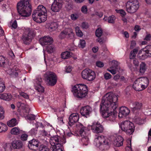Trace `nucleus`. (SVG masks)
<instances>
[{"label": "nucleus", "mask_w": 151, "mask_h": 151, "mask_svg": "<svg viewBox=\"0 0 151 151\" xmlns=\"http://www.w3.org/2000/svg\"><path fill=\"white\" fill-rule=\"evenodd\" d=\"M118 95L109 92L103 97L100 105V111L103 117L110 122L116 121L117 112Z\"/></svg>", "instance_id": "nucleus-1"}, {"label": "nucleus", "mask_w": 151, "mask_h": 151, "mask_svg": "<svg viewBox=\"0 0 151 151\" xmlns=\"http://www.w3.org/2000/svg\"><path fill=\"white\" fill-rule=\"evenodd\" d=\"M47 10L42 5H39L32 14L33 19L36 22L41 23L44 22L47 19Z\"/></svg>", "instance_id": "nucleus-2"}, {"label": "nucleus", "mask_w": 151, "mask_h": 151, "mask_svg": "<svg viewBox=\"0 0 151 151\" xmlns=\"http://www.w3.org/2000/svg\"><path fill=\"white\" fill-rule=\"evenodd\" d=\"M50 142L51 145L50 151H63L62 146L66 142V141L64 137L63 136V138L61 139V137L56 135L50 137Z\"/></svg>", "instance_id": "nucleus-3"}, {"label": "nucleus", "mask_w": 151, "mask_h": 151, "mask_svg": "<svg viewBox=\"0 0 151 151\" xmlns=\"http://www.w3.org/2000/svg\"><path fill=\"white\" fill-rule=\"evenodd\" d=\"M30 0H21L17 4V9L19 14L22 16L27 17L31 14Z\"/></svg>", "instance_id": "nucleus-4"}, {"label": "nucleus", "mask_w": 151, "mask_h": 151, "mask_svg": "<svg viewBox=\"0 0 151 151\" xmlns=\"http://www.w3.org/2000/svg\"><path fill=\"white\" fill-rule=\"evenodd\" d=\"M71 91L75 97L82 98L85 97L87 94V87L84 84H77L72 87Z\"/></svg>", "instance_id": "nucleus-5"}, {"label": "nucleus", "mask_w": 151, "mask_h": 151, "mask_svg": "<svg viewBox=\"0 0 151 151\" xmlns=\"http://www.w3.org/2000/svg\"><path fill=\"white\" fill-rule=\"evenodd\" d=\"M149 84L148 79L146 77H141L137 78L134 82L133 88L136 91H141L146 89Z\"/></svg>", "instance_id": "nucleus-6"}, {"label": "nucleus", "mask_w": 151, "mask_h": 151, "mask_svg": "<svg viewBox=\"0 0 151 151\" xmlns=\"http://www.w3.org/2000/svg\"><path fill=\"white\" fill-rule=\"evenodd\" d=\"M94 144L101 150H106L109 148L108 139L103 135L99 136L96 138Z\"/></svg>", "instance_id": "nucleus-7"}, {"label": "nucleus", "mask_w": 151, "mask_h": 151, "mask_svg": "<svg viewBox=\"0 0 151 151\" xmlns=\"http://www.w3.org/2000/svg\"><path fill=\"white\" fill-rule=\"evenodd\" d=\"M119 124L122 130L127 134H131L134 131L135 126L134 124L129 121H123Z\"/></svg>", "instance_id": "nucleus-8"}, {"label": "nucleus", "mask_w": 151, "mask_h": 151, "mask_svg": "<svg viewBox=\"0 0 151 151\" xmlns=\"http://www.w3.org/2000/svg\"><path fill=\"white\" fill-rule=\"evenodd\" d=\"M126 11L130 13L135 12L139 7V2L137 0H130L125 4Z\"/></svg>", "instance_id": "nucleus-9"}, {"label": "nucleus", "mask_w": 151, "mask_h": 151, "mask_svg": "<svg viewBox=\"0 0 151 151\" xmlns=\"http://www.w3.org/2000/svg\"><path fill=\"white\" fill-rule=\"evenodd\" d=\"M82 78L88 81H92L96 78V74L94 71L89 69H85L81 73Z\"/></svg>", "instance_id": "nucleus-10"}, {"label": "nucleus", "mask_w": 151, "mask_h": 151, "mask_svg": "<svg viewBox=\"0 0 151 151\" xmlns=\"http://www.w3.org/2000/svg\"><path fill=\"white\" fill-rule=\"evenodd\" d=\"M45 81L50 86H54L56 83L57 78L55 74L52 72H47L45 75Z\"/></svg>", "instance_id": "nucleus-11"}, {"label": "nucleus", "mask_w": 151, "mask_h": 151, "mask_svg": "<svg viewBox=\"0 0 151 151\" xmlns=\"http://www.w3.org/2000/svg\"><path fill=\"white\" fill-rule=\"evenodd\" d=\"M112 66L107 70L112 74L114 75L117 73L119 74L121 73L123 70L121 69L119 66V63L116 60H113L111 62Z\"/></svg>", "instance_id": "nucleus-12"}, {"label": "nucleus", "mask_w": 151, "mask_h": 151, "mask_svg": "<svg viewBox=\"0 0 151 151\" xmlns=\"http://www.w3.org/2000/svg\"><path fill=\"white\" fill-rule=\"evenodd\" d=\"M88 127L91 128L92 132L95 133H102L104 130L102 125L98 122H93L91 125H88Z\"/></svg>", "instance_id": "nucleus-13"}, {"label": "nucleus", "mask_w": 151, "mask_h": 151, "mask_svg": "<svg viewBox=\"0 0 151 151\" xmlns=\"http://www.w3.org/2000/svg\"><path fill=\"white\" fill-rule=\"evenodd\" d=\"M25 31L23 35V40L26 44H28L31 41L33 37V31L29 28L25 29Z\"/></svg>", "instance_id": "nucleus-14"}, {"label": "nucleus", "mask_w": 151, "mask_h": 151, "mask_svg": "<svg viewBox=\"0 0 151 151\" xmlns=\"http://www.w3.org/2000/svg\"><path fill=\"white\" fill-rule=\"evenodd\" d=\"M53 40L51 37L47 36H45L41 38L39 40V42L40 44L43 47H45V46L47 45L50 44H52L53 42ZM44 47L43 52L44 53V60L45 61V55Z\"/></svg>", "instance_id": "nucleus-15"}, {"label": "nucleus", "mask_w": 151, "mask_h": 151, "mask_svg": "<svg viewBox=\"0 0 151 151\" xmlns=\"http://www.w3.org/2000/svg\"><path fill=\"white\" fill-rule=\"evenodd\" d=\"M63 4L62 0H55L52 5V10L55 12H59L62 7Z\"/></svg>", "instance_id": "nucleus-16"}, {"label": "nucleus", "mask_w": 151, "mask_h": 151, "mask_svg": "<svg viewBox=\"0 0 151 151\" xmlns=\"http://www.w3.org/2000/svg\"><path fill=\"white\" fill-rule=\"evenodd\" d=\"M77 127L80 129L79 134L82 137L88 136L90 128H86L81 124L78 123L76 124Z\"/></svg>", "instance_id": "nucleus-17"}, {"label": "nucleus", "mask_w": 151, "mask_h": 151, "mask_svg": "<svg viewBox=\"0 0 151 151\" xmlns=\"http://www.w3.org/2000/svg\"><path fill=\"white\" fill-rule=\"evenodd\" d=\"M17 106L18 108V111L22 110L24 113H27L29 109L28 106L24 101H19L17 103Z\"/></svg>", "instance_id": "nucleus-18"}, {"label": "nucleus", "mask_w": 151, "mask_h": 151, "mask_svg": "<svg viewBox=\"0 0 151 151\" xmlns=\"http://www.w3.org/2000/svg\"><path fill=\"white\" fill-rule=\"evenodd\" d=\"M42 80L41 77L37 78L35 81L34 84L35 89L39 92H43L44 91V88L41 83Z\"/></svg>", "instance_id": "nucleus-19"}, {"label": "nucleus", "mask_w": 151, "mask_h": 151, "mask_svg": "<svg viewBox=\"0 0 151 151\" xmlns=\"http://www.w3.org/2000/svg\"><path fill=\"white\" fill-rule=\"evenodd\" d=\"M130 112V110L127 107L122 106L119 109L118 116L119 118L125 117L129 114Z\"/></svg>", "instance_id": "nucleus-20"}, {"label": "nucleus", "mask_w": 151, "mask_h": 151, "mask_svg": "<svg viewBox=\"0 0 151 151\" xmlns=\"http://www.w3.org/2000/svg\"><path fill=\"white\" fill-rule=\"evenodd\" d=\"M124 139L121 136H117L114 137L112 142L113 145L116 147H119L122 145Z\"/></svg>", "instance_id": "nucleus-21"}, {"label": "nucleus", "mask_w": 151, "mask_h": 151, "mask_svg": "<svg viewBox=\"0 0 151 151\" xmlns=\"http://www.w3.org/2000/svg\"><path fill=\"white\" fill-rule=\"evenodd\" d=\"M4 70L7 74L15 77L18 76L20 72L19 70L16 66L14 67L13 69L9 68Z\"/></svg>", "instance_id": "nucleus-22"}, {"label": "nucleus", "mask_w": 151, "mask_h": 151, "mask_svg": "<svg viewBox=\"0 0 151 151\" xmlns=\"http://www.w3.org/2000/svg\"><path fill=\"white\" fill-rule=\"evenodd\" d=\"M79 119V116L78 113H74L71 114L69 118V125L70 126H73L78 121Z\"/></svg>", "instance_id": "nucleus-23"}, {"label": "nucleus", "mask_w": 151, "mask_h": 151, "mask_svg": "<svg viewBox=\"0 0 151 151\" xmlns=\"http://www.w3.org/2000/svg\"><path fill=\"white\" fill-rule=\"evenodd\" d=\"M39 143V142L38 140L33 139L29 142L28 146L30 149L35 150L38 149Z\"/></svg>", "instance_id": "nucleus-24"}, {"label": "nucleus", "mask_w": 151, "mask_h": 151, "mask_svg": "<svg viewBox=\"0 0 151 151\" xmlns=\"http://www.w3.org/2000/svg\"><path fill=\"white\" fill-rule=\"evenodd\" d=\"M91 108L89 106H87L82 107L80 110L81 114L83 116L87 117L91 112Z\"/></svg>", "instance_id": "nucleus-25"}, {"label": "nucleus", "mask_w": 151, "mask_h": 151, "mask_svg": "<svg viewBox=\"0 0 151 151\" xmlns=\"http://www.w3.org/2000/svg\"><path fill=\"white\" fill-rule=\"evenodd\" d=\"M12 96L9 93H0V99L6 101H10L12 99Z\"/></svg>", "instance_id": "nucleus-26"}, {"label": "nucleus", "mask_w": 151, "mask_h": 151, "mask_svg": "<svg viewBox=\"0 0 151 151\" xmlns=\"http://www.w3.org/2000/svg\"><path fill=\"white\" fill-rule=\"evenodd\" d=\"M11 145L14 149H19L22 147L23 144L20 140H15L12 142Z\"/></svg>", "instance_id": "nucleus-27"}, {"label": "nucleus", "mask_w": 151, "mask_h": 151, "mask_svg": "<svg viewBox=\"0 0 151 151\" xmlns=\"http://www.w3.org/2000/svg\"><path fill=\"white\" fill-rule=\"evenodd\" d=\"M58 27L57 24L55 22H52L48 23L46 26V27L50 32L54 31L57 29Z\"/></svg>", "instance_id": "nucleus-28"}, {"label": "nucleus", "mask_w": 151, "mask_h": 151, "mask_svg": "<svg viewBox=\"0 0 151 151\" xmlns=\"http://www.w3.org/2000/svg\"><path fill=\"white\" fill-rule=\"evenodd\" d=\"M144 50L143 49H142L140 50L138 55V58L141 60H144L148 57L147 55V54L145 53V52Z\"/></svg>", "instance_id": "nucleus-29"}, {"label": "nucleus", "mask_w": 151, "mask_h": 151, "mask_svg": "<svg viewBox=\"0 0 151 151\" xmlns=\"http://www.w3.org/2000/svg\"><path fill=\"white\" fill-rule=\"evenodd\" d=\"M18 123V122L15 118L12 119L7 122V125L10 127H12L16 126Z\"/></svg>", "instance_id": "nucleus-30"}, {"label": "nucleus", "mask_w": 151, "mask_h": 151, "mask_svg": "<svg viewBox=\"0 0 151 151\" xmlns=\"http://www.w3.org/2000/svg\"><path fill=\"white\" fill-rule=\"evenodd\" d=\"M64 32L67 36L69 37H73L74 35V33L73 29L71 28H66L64 30Z\"/></svg>", "instance_id": "nucleus-31"}, {"label": "nucleus", "mask_w": 151, "mask_h": 151, "mask_svg": "<svg viewBox=\"0 0 151 151\" xmlns=\"http://www.w3.org/2000/svg\"><path fill=\"white\" fill-rule=\"evenodd\" d=\"M71 55V53L69 51H65L62 52L61 54V57L63 59H66L69 58Z\"/></svg>", "instance_id": "nucleus-32"}, {"label": "nucleus", "mask_w": 151, "mask_h": 151, "mask_svg": "<svg viewBox=\"0 0 151 151\" xmlns=\"http://www.w3.org/2000/svg\"><path fill=\"white\" fill-rule=\"evenodd\" d=\"M143 49H144L145 53L147 54V55L151 57V45H148Z\"/></svg>", "instance_id": "nucleus-33"}, {"label": "nucleus", "mask_w": 151, "mask_h": 151, "mask_svg": "<svg viewBox=\"0 0 151 151\" xmlns=\"http://www.w3.org/2000/svg\"><path fill=\"white\" fill-rule=\"evenodd\" d=\"M147 68L146 64L144 62H142L140 64L139 72L141 73L145 72Z\"/></svg>", "instance_id": "nucleus-34"}, {"label": "nucleus", "mask_w": 151, "mask_h": 151, "mask_svg": "<svg viewBox=\"0 0 151 151\" xmlns=\"http://www.w3.org/2000/svg\"><path fill=\"white\" fill-rule=\"evenodd\" d=\"M11 145L9 143H6L4 144L3 147L5 151H12V147Z\"/></svg>", "instance_id": "nucleus-35"}, {"label": "nucleus", "mask_w": 151, "mask_h": 151, "mask_svg": "<svg viewBox=\"0 0 151 151\" xmlns=\"http://www.w3.org/2000/svg\"><path fill=\"white\" fill-rule=\"evenodd\" d=\"M45 49L48 52L51 53L54 51L55 47L51 44L46 46Z\"/></svg>", "instance_id": "nucleus-36"}, {"label": "nucleus", "mask_w": 151, "mask_h": 151, "mask_svg": "<svg viewBox=\"0 0 151 151\" xmlns=\"http://www.w3.org/2000/svg\"><path fill=\"white\" fill-rule=\"evenodd\" d=\"M132 105L134 108L136 109H139L141 108L142 104L138 102H134L132 103Z\"/></svg>", "instance_id": "nucleus-37"}, {"label": "nucleus", "mask_w": 151, "mask_h": 151, "mask_svg": "<svg viewBox=\"0 0 151 151\" xmlns=\"http://www.w3.org/2000/svg\"><path fill=\"white\" fill-rule=\"evenodd\" d=\"M20 130L18 127H14L11 130V134L14 135H18L20 133Z\"/></svg>", "instance_id": "nucleus-38"}, {"label": "nucleus", "mask_w": 151, "mask_h": 151, "mask_svg": "<svg viewBox=\"0 0 151 151\" xmlns=\"http://www.w3.org/2000/svg\"><path fill=\"white\" fill-rule=\"evenodd\" d=\"M126 150V151H132L131 142V140L130 138L127 139V141Z\"/></svg>", "instance_id": "nucleus-39"}, {"label": "nucleus", "mask_w": 151, "mask_h": 151, "mask_svg": "<svg viewBox=\"0 0 151 151\" xmlns=\"http://www.w3.org/2000/svg\"><path fill=\"white\" fill-rule=\"evenodd\" d=\"M7 129V127L6 124L0 122V133L5 132Z\"/></svg>", "instance_id": "nucleus-40"}, {"label": "nucleus", "mask_w": 151, "mask_h": 151, "mask_svg": "<svg viewBox=\"0 0 151 151\" xmlns=\"http://www.w3.org/2000/svg\"><path fill=\"white\" fill-rule=\"evenodd\" d=\"M5 87L4 81L2 79L0 78V93L4 91Z\"/></svg>", "instance_id": "nucleus-41"}, {"label": "nucleus", "mask_w": 151, "mask_h": 151, "mask_svg": "<svg viewBox=\"0 0 151 151\" xmlns=\"http://www.w3.org/2000/svg\"><path fill=\"white\" fill-rule=\"evenodd\" d=\"M75 31L76 35L78 37H81L83 35L82 32L80 30L79 27L78 26H76L75 27Z\"/></svg>", "instance_id": "nucleus-42"}, {"label": "nucleus", "mask_w": 151, "mask_h": 151, "mask_svg": "<svg viewBox=\"0 0 151 151\" xmlns=\"http://www.w3.org/2000/svg\"><path fill=\"white\" fill-rule=\"evenodd\" d=\"M86 45V42L83 39L80 40L78 44V47H79L83 48L85 47Z\"/></svg>", "instance_id": "nucleus-43"}, {"label": "nucleus", "mask_w": 151, "mask_h": 151, "mask_svg": "<svg viewBox=\"0 0 151 151\" xmlns=\"http://www.w3.org/2000/svg\"><path fill=\"white\" fill-rule=\"evenodd\" d=\"M81 141L83 145H88L89 142L88 136L82 137Z\"/></svg>", "instance_id": "nucleus-44"}, {"label": "nucleus", "mask_w": 151, "mask_h": 151, "mask_svg": "<svg viewBox=\"0 0 151 151\" xmlns=\"http://www.w3.org/2000/svg\"><path fill=\"white\" fill-rule=\"evenodd\" d=\"M103 33L102 29L101 27L97 28L96 31V37H99L101 36Z\"/></svg>", "instance_id": "nucleus-45"}, {"label": "nucleus", "mask_w": 151, "mask_h": 151, "mask_svg": "<svg viewBox=\"0 0 151 151\" xmlns=\"http://www.w3.org/2000/svg\"><path fill=\"white\" fill-rule=\"evenodd\" d=\"M65 108V107H64L63 108H61L58 110V112L57 114L58 116H59L61 117H63L64 114V110Z\"/></svg>", "instance_id": "nucleus-46"}, {"label": "nucleus", "mask_w": 151, "mask_h": 151, "mask_svg": "<svg viewBox=\"0 0 151 151\" xmlns=\"http://www.w3.org/2000/svg\"><path fill=\"white\" fill-rule=\"evenodd\" d=\"M138 52V50L136 49H134L131 52L130 55V58L133 59L136 56Z\"/></svg>", "instance_id": "nucleus-47"}, {"label": "nucleus", "mask_w": 151, "mask_h": 151, "mask_svg": "<svg viewBox=\"0 0 151 151\" xmlns=\"http://www.w3.org/2000/svg\"><path fill=\"white\" fill-rule=\"evenodd\" d=\"M39 151H49V148L46 145H42L39 148Z\"/></svg>", "instance_id": "nucleus-48"}, {"label": "nucleus", "mask_w": 151, "mask_h": 151, "mask_svg": "<svg viewBox=\"0 0 151 151\" xmlns=\"http://www.w3.org/2000/svg\"><path fill=\"white\" fill-rule=\"evenodd\" d=\"M5 58L2 56H0V67H4L6 63Z\"/></svg>", "instance_id": "nucleus-49"}, {"label": "nucleus", "mask_w": 151, "mask_h": 151, "mask_svg": "<svg viewBox=\"0 0 151 151\" xmlns=\"http://www.w3.org/2000/svg\"><path fill=\"white\" fill-rule=\"evenodd\" d=\"M135 122L136 123L139 124H143L145 122V121L144 119L139 117L136 119Z\"/></svg>", "instance_id": "nucleus-50"}, {"label": "nucleus", "mask_w": 151, "mask_h": 151, "mask_svg": "<svg viewBox=\"0 0 151 151\" xmlns=\"http://www.w3.org/2000/svg\"><path fill=\"white\" fill-rule=\"evenodd\" d=\"M115 11L117 13L120 14L122 17L124 16L126 14L125 11L122 9L119 10L116 9Z\"/></svg>", "instance_id": "nucleus-51"}, {"label": "nucleus", "mask_w": 151, "mask_h": 151, "mask_svg": "<svg viewBox=\"0 0 151 151\" xmlns=\"http://www.w3.org/2000/svg\"><path fill=\"white\" fill-rule=\"evenodd\" d=\"M4 111L3 107L0 106V119H2L4 117Z\"/></svg>", "instance_id": "nucleus-52"}, {"label": "nucleus", "mask_w": 151, "mask_h": 151, "mask_svg": "<svg viewBox=\"0 0 151 151\" xmlns=\"http://www.w3.org/2000/svg\"><path fill=\"white\" fill-rule=\"evenodd\" d=\"M115 19V17L114 16H111L108 18V22L109 23H113L114 22Z\"/></svg>", "instance_id": "nucleus-53"}, {"label": "nucleus", "mask_w": 151, "mask_h": 151, "mask_svg": "<svg viewBox=\"0 0 151 151\" xmlns=\"http://www.w3.org/2000/svg\"><path fill=\"white\" fill-rule=\"evenodd\" d=\"M81 12L84 14H86L88 13L87 7L86 5L83 6L81 9Z\"/></svg>", "instance_id": "nucleus-54"}, {"label": "nucleus", "mask_w": 151, "mask_h": 151, "mask_svg": "<svg viewBox=\"0 0 151 151\" xmlns=\"http://www.w3.org/2000/svg\"><path fill=\"white\" fill-rule=\"evenodd\" d=\"M19 93L20 96L26 99H28L29 95L27 93L19 91Z\"/></svg>", "instance_id": "nucleus-55"}, {"label": "nucleus", "mask_w": 151, "mask_h": 151, "mask_svg": "<svg viewBox=\"0 0 151 151\" xmlns=\"http://www.w3.org/2000/svg\"><path fill=\"white\" fill-rule=\"evenodd\" d=\"M79 17V15L77 13L72 14L70 15L71 19L73 20H76Z\"/></svg>", "instance_id": "nucleus-56"}, {"label": "nucleus", "mask_w": 151, "mask_h": 151, "mask_svg": "<svg viewBox=\"0 0 151 151\" xmlns=\"http://www.w3.org/2000/svg\"><path fill=\"white\" fill-rule=\"evenodd\" d=\"M26 118L29 120H32L35 119V116L32 114H29L26 116Z\"/></svg>", "instance_id": "nucleus-57"}, {"label": "nucleus", "mask_w": 151, "mask_h": 151, "mask_svg": "<svg viewBox=\"0 0 151 151\" xmlns=\"http://www.w3.org/2000/svg\"><path fill=\"white\" fill-rule=\"evenodd\" d=\"M81 27L82 29H87L88 27V24L87 23L83 22L81 23Z\"/></svg>", "instance_id": "nucleus-58"}, {"label": "nucleus", "mask_w": 151, "mask_h": 151, "mask_svg": "<svg viewBox=\"0 0 151 151\" xmlns=\"http://www.w3.org/2000/svg\"><path fill=\"white\" fill-rule=\"evenodd\" d=\"M96 66L99 68H101L104 66V63L103 62L100 61L98 60L96 61Z\"/></svg>", "instance_id": "nucleus-59"}, {"label": "nucleus", "mask_w": 151, "mask_h": 151, "mask_svg": "<svg viewBox=\"0 0 151 151\" xmlns=\"http://www.w3.org/2000/svg\"><path fill=\"white\" fill-rule=\"evenodd\" d=\"M20 138L21 140L23 141H26L27 139L28 135L25 134H22L21 135Z\"/></svg>", "instance_id": "nucleus-60"}, {"label": "nucleus", "mask_w": 151, "mask_h": 151, "mask_svg": "<svg viewBox=\"0 0 151 151\" xmlns=\"http://www.w3.org/2000/svg\"><path fill=\"white\" fill-rule=\"evenodd\" d=\"M70 21V19L67 17H65L64 18L63 21V25H65L66 24H68Z\"/></svg>", "instance_id": "nucleus-61"}, {"label": "nucleus", "mask_w": 151, "mask_h": 151, "mask_svg": "<svg viewBox=\"0 0 151 151\" xmlns=\"http://www.w3.org/2000/svg\"><path fill=\"white\" fill-rule=\"evenodd\" d=\"M65 34L63 30L60 33L59 36V37L61 39L65 38L67 36V35Z\"/></svg>", "instance_id": "nucleus-62"}, {"label": "nucleus", "mask_w": 151, "mask_h": 151, "mask_svg": "<svg viewBox=\"0 0 151 151\" xmlns=\"http://www.w3.org/2000/svg\"><path fill=\"white\" fill-rule=\"evenodd\" d=\"M104 78L106 80H108L111 78L112 77L111 75L108 73H105L104 75Z\"/></svg>", "instance_id": "nucleus-63"}, {"label": "nucleus", "mask_w": 151, "mask_h": 151, "mask_svg": "<svg viewBox=\"0 0 151 151\" xmlns=\"http://www.w3.org/2000/svg\"><path fill=\"white\" fill-rule=\"evenodd\" d=\"M11 23L12 24V27L14 29L16 28L17 26V24L16 21L15 20L13 22H12Z\"/></svg>", "instance_id": "nucleus-64"}]
</instances>
